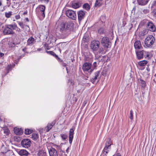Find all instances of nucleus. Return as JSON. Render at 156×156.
<instances>
[{
	"label": "nucleus",
	"instance_id": "f257e3e1",
	"mask_svg": "<svg viewBox=\"0 0 156 156\" xmlns=\"http://www.w3.org/2000/svg\"><path fill=\"white\" fill-rule=\"evenodd\" d=\"M74 25V23L71 21L62 22L58 26L56 29L62 34L67 36L70 33V28L73 27Z\"/></svg>",
	"mask_w": 156,
	"mask_h": 156
},
{
	"label": "nucleus",
	"instance_id": "f03ea898",
	"mask_svg": "<svg viewBox=\"0 0 156 156\" xmlns=\"http://www.w3.org/2000/svg\"><path fill=\"white\" fill-rule=\"evenodd\" d=\"M13 24H7L5 25L3 30V33L4 35H13L14 34L13 29H14Z\"/></svg>",
	"mask_w": 156,
	"mask_h": 156
},
{
	"label": "nucleus",
	"instance_id": "7ed1b4c3",
	"mask_svg": "<svg viewBox=\"0 0 156 156\" xmlns=\"http://www.w3.org/2000/svg\"><path fill=\"white\" fill-rule=\"evenodd\" d=\"M155 40V38L153 35H149L145 39V44L147 47H149L154 44Z\"/></svg>",
	"mask_w": 156,
	"mask_h": 156
},
{
	"label": "nucleus",
	"instance_id": "20e7f679",
	"mask_svg": "<svg viewBox=\"0 0 156 156\" xmlns=\"http://www.w3.org/2000/svg\"><path fill=\"white\" fill-rule=\"evenodd\" d=\"M45 9V6L43 5H40L36 9V13L38 16H41L43 18L45 17L44 11Z\"/></svg>",
	"mask_w": 156,
	"mask_h": 156
},
{
	"label": "nucleus",
	"instance_id": "39448f33",
	"mask_svg": "<svg viewBox=\"0 0 156 156\" xmlns=\"http://www.w3.org/2000/svg\"><path fill=\"white\" fill-rule=\"evenodd\" d=\"M91 64L89 62H85L83 65L82 69L84 72H88L91 73L93 70L94 68L91 69Z\"/></svg>",
	"mask_w": 156,
	"mask_h": 156
},
{
	"label": "nucleus",
	"instance_id": "423d86ee",
	"mask_svg": "<svg viewBox=\"0 0 156 156\" xmlns=\"http://www.w3.org/2000/svg\"><path fill=\"white\" fill-rule=\"evenodd\" d=\"M101 43L105 47L110 48L111 46L109 38L107 37H103L101 41Z\"/></svg>",
	"mask_w": 156,
	"mask_h": 156
},
{
	"label": "nucleus",
	"instance_id": "0eeeda50",
	"mask_svg": "<svg viewBox=\"0 0 156 156\" xmlns=\"http://www.w3.org/2000/svg\"><path fill=\"white\" fill-rule=\"evenodd\" d=\"M66 16L69 18L73 20H75L76 18V15L75 12L73 10L68 9L66 12Z\"/></svg>",
	"mask_w": 156,
	"mask_h": 156
},
{
	"label": "nucleus",
	"instance_id": "6e6552de",
	"mask_svg": "<svg viewBox=\"0 0 156 156\" xmlns=\"http://www.w3.org/2000/svg\"><path fill=\"white\" fill-rule=\"evenodd\" d=\"M100 45V42L98 41H93L90 44V48L93 51H96L98 49Z\"/></svg>",
	"mask_w": 156,
	"mask_h": 156
},
{
	"label": "nucleus",
	"instance_id": "1a4fd4ad",
	"mask_svg": "<svg viewBox=\"0 0 156 156\" xmlns=\"http://www.w3.org/2000/svg\"><path fill=\"white\" fill-rule=\"evenodd\" d=\"M112 144V142L110 138H108L105 144V147L103 151L107 152L109 153V150L111 149V146Z\"/></svg>",
	"mask_w": 156,
	"mask_h": 156
},
{
	"label": "nucleus",
	"instance_id": "9d476101",
	"mask_svg": "<svg viewBox=\"0 0 156 156\" xmlns=\"http://www.w3.org/2000/svg\"><path fill=\"white\" fill-rule=\"evenodd\" d=\"M146 27L148 30L154 32L156 30V27L155 25L151 21L148 22L147 23Z\"/></svg>",
	"mask_w": 156,
	"mask_h": 156
},
{
	"label": "nucleus",
	"instance_id": "9b49d317",
	"mask_svg": "<svg viewBox=\"0 0 156 156\" xmlns=\"http://www.w3.org/2000/svg\"><path fill=\"white\" fill-rule=\"evenodd\" d=\"M31 141L28 139H24L21 142L22 147L25 148H28L30 146Z\"/></svg>",
	"mask_w": 156,
	"mask_h": 156
},
{
	"label": "nucleus",
	"instance_id": "f8f14e48",
	"mask_svg": "<svg viewBox=\"0 0 156 156\" xmlns=\"http://www.w3.org/2000/svg\"><path fill=\"white\" fill-rule=\"evenodd\" d=\"M137 58L139 59H141L143 58L144 55V50H137L135 51Z\"/></svg>",
	"mask_w": 156,
	"mask_h": 156
},
{
	"label": "nucleus",
	"instance_id": "ddd939ff",
	"mask_svg": "<svg viewBox=\"0 0 156 156\" xmlns=\"http://www.w3.org/2000/svg\"><path fill=\"white\" fill-rule=\"evenodd\" d=\"M134 47L135 50V51L139 50L143 48L141 45V42L140 41H136L134 43Z\"/></svg>",
	"mask_w": 156,
	"mask_h": 156
},
{
	"label": "nucleus",
	"instance_id": "4468645a",
	"mask_svg": "<svg viewBox=\"0 0 156 156\" xmlns=\"http://www.w3.org/2000/svg\"><path fill=\"white\" fill-rule=\"evenodd\" d=\"M77 14L78 20L79 21H81L84 18L85 16V12L82 10L79 11L77 12Z\"/></svg>",
	"mask_w": 156,
	"mask_h": 156
},
{
	"label": "nucleus",
	"instance_id": "2eb2a0df",
	"mask_svg": "<svg viewBox=\"0 0 156 156\" xmlns=\"http://www.w3.org/2000/svg\"><path fill=\"white\" fill-rule=\"evenodd\" d=\"M71 5L72 8L76 9L81 6V3L79 2L73 1L71 2Z\"/></svg>",
	"mask_w": 156,
	"mask_h": 156
},
{
	"label": "nucleus",
	"instance_id": "dca6fc26",
	"mask_svg": "<svg viewBox=\"0 0 156 156\" xmlns=\"http://www.w3.org/2000/svg\"><path fill=\"white\" fill-rule=\"evenodd\" d=\"M50 156H58V154L57 151L54 148L51 147L48 150Z\"/></svg>",
	"mask_w": 156,
	"mask_h": 156
},
{
	"label": "nucleus",
	"instance_id": "f3484780",
	"mask_svg": "<svg viewBox=\"0 0 156 156\" xmlns=\"http://www.w3.org/2000/svg\"><path fill=\"white\" fill-rule=\"evenodd\" d=\"M74 129L71 128L70 129L69 134V141L70 144L72 143L73 139V137Z\"/></svg>",
	"mask_w": 156,
	"mask_h": 156
},
{
	"label": "nucleus",
	"instance_id": "a211bd4d",
	"mask_svg": "<svg viewBox=\"0 0 156 156\" xmlns=\"http://www.w3.org/2000/svg\"><path fill=\"white\" fill-rule=\"evenodd\" d=\"M17 152L20 156H27L29 154L26 150L23 149L18 151Z\"/></svg>",
	"mask_w": 156,
	"mask_h": 156
},
{
	"label": "nucleus",
	"instance_id": "6ab92c4d",
	"mask_svg": "<svg viewBox=\"0 0 156 156\" xmlns=\"http://www.w3.org/2000/svg\"><path fill=\"white\" fill-rule=\"evenodd\" d=\"M55 122H52L51 123H48L46 127L45 128V130L46 132H48L51 129L52 127L55 124Z\"/></svg>",
	"mask_w": 156,
	"mask_h": 156
},
{
	"label": "nucleus",
	"instance_id": "aec40b11",
	"mask_svg": "<svg viewBox=\"0 0 156 156\" xmlns=\"http://www.w3.org/2000/svg\"><path fill=\"white\" fill-rule=\"evenodd\" d=\"M14 133L16 134L20 135L22 134L23 132V130L21 128H18L16 127L14 129Z\"/></svg>",
	"mask_w": 156,
	"mask_h": 156
},
{
	"label": "nucleus",
	"instance_id": "412c9836",
	"mask_svg": "<svg viewBox=\"0 0 156 156\" xmlns=\"http://www.w3.org/2000/svg\"><path fill=\"white\" fill-rule=\"evenodd\" d=\"M149 0H137V2L139 5H145L148 2Z\"/></svg>",
	"mask_w": 156,
	"mask_h": 156
},
{
	"label": "nucleus",
	"instance_id": "4be33fe9",
	"mask_svg": "<svg viewBox=\"0 0 156 156\" xmlns=\"http://www.w3.org/2000/svg\"><path fill=\"white\" fill-rule=\"evenodd\" d=\"M35 42V39L32 37L29 38L27 41V44L28 45L31 46Z\"/></svg>",
	"mask_w": 156,
	"mask_h": 156
},
{
	"label": "nucleus",
	"instance_id": "5701e85b",
	"mask_svg": "<svg viewBox=\"0 0 156 156\" xmlns=\"http://www.w3.org/2000/svg\"><path fill=\"white\" fill-rule=\"evenodd\" d=\"M152 56V55L148 51H144V57L147 59H149L151 58Z\"/></svg>",
	"mask_w": 156,
	"mask_h": 156
},
{
	"label": "nucleus",
	"instance_id": "b1692460",
	"mask_svg": "<svg viewBox=\"0 0 156 156\" xmlns=\"http://www.w3.org/2000/svg\"><path fill=\"white\" fill-rule=\"evenodd\" d=\"M46 151L43 150L39 151L38 153V156H46Z\"/></svg>",
	"mask_w": 156,
	"mask_h": 156
},
{
	"label": "nucleus",
	"instance_id": "393cba45",
	"mask_svg": "<svg viewBox=\"0 0 156 156\" xmlns=\"http://www.w3.org/2000/svg\"><path fill=\"white\" fill-rule=\"evenodd\" d=\"M102 4V0H96L94 5L95 7H99Z\"/></svg>",
	"mask_w": 156,
	"mask_h": 156
},
{
	"label": "nucleus",
	"instance_id": "a878e982",
	"mask_svg": "<svg viewBox=\"0 0 156 156\" xmlns=\"http://www.w3.org/2000/svg\"><path fill=\"white\" fill-rule=\"evenodd\" d=\"M147 62L146 60H143L140 61L138 63V65L140 66H145L147 63Z\"/></svg>",
	"mask_w": 156,
	"mask_h": 156
},
{
	"label": "nucleus",
	"instance_id": "bb28decb",
	"mask_svg": "<svg viewBox=\"0 0 156 156\" xmlns=\"http://www.w3.org/2000/svg\"><path fill=\"white\" fill-rule=\"evenodd\" d=\"M13 26L14 28V29H13V30H16L17 33H18L19 34H20L21 32V30L20 28H19L17 26V25L15 23L13 24Z\"/></svg>",
	"mask_w": 156,
	"mask_h": 156
},
{
	"label": "nucleus",
	"instance_id": "cd10ccee",
	"mask_svg": "<svg viewBox=\"0 0 156 156\" xmlns=\"http://www.w3.org/2000/svg\"><path fill=\"white\" fill-rule=\"evenodd\" d=\"M83 8L87 11H88L90 9V6L87 3H86L83 5Z\"/></svg>",
	"mask_w": 156,
	"mask_h": 156
},
{
	"label": "nucleus",
	"instance_id": "c85d7f7f",
	"mask_svg": "<svg viewBox=\"0 0 156 156\" xmlns=\"http://www.w3.org/2000/svg\"><path fill=\"white\" fill-rule=\"evenodd\" d=\"M3 130L4 133L6 135H9V130L7 127H4L3 128Z\"/></svg>",
	"mask_w": 156,
	"mask_h": 156
},
{
	"label": "nucleus",
	"instance_id": "c756f323",
	"mask_svg": "<svg viewBox=\"0 0 156 156\" xmlns=\"http://www.w3.org/2000/svg\"><path fill=\"white\" fill-rule=\"evenodd\" d=\"M46 52L48 54L52 55L56 58H58V56L52 51H47Z\"/></svg>",
	"mask_w": 156,
	"mask_h": 156
},
{
	"label": "nucleus",
	"instance_id": "7c9ffc66",
	"mask_svg": "<svg viewBox=\"0 0 156 156\" xmlns=\"http://www.w3.org/2000/svg\"><path fill=\"white\" fill-rule=\"evenodd\" d=\"M38 137V136L37 134L33 133L32 135L31 138L33 140H37Z\"/></svg>",
	"mask_w": 156,
	"mask_h": 156
},
{
	"label": "nucleus",
	"instance_id": "2f4dec72",
	"mask_svg": "<svg viewBox=\"0 0 156 156\" xmlns=\"http://www.w3.org/2000/svg\"><path fill=\"white\" fill-rule=\"evenodd\" d=\"M12 12L11 11H9L8 12H5V16L7 18H9L12 15Z\"/></svg>",
	"mask_w": 156,
	"mask_h": 156
},
{
	"label": "nucleus",
	"instance_id": "473e14b6",
	"mask_svg": "<svg viewBox=\"0 0 156 156\" xmlns=\"http://www.w3.org/2000/svg\"><path fill=\"white\" fill-rule=\"evenodd\" d=\"M60 136L63 140H65L68 138V136L67 135L65 134H60Z\"/></svg>",
	"mask_w": 156,
	"mask_h": 156
},
{
	"label": "nucleus",
	"instance_id": "72a5a7b5",
	"mask_svg": "<svg viewBox=\"0 0 156 156\" xmlns=\"http://www.w3.org/2000/svg\"><path fill=\"white\" fill-rule=\"evenodd\" d=\"M32 133V131L29 129H26L25 130V133L26 135H29Z\"/></svg>",
	"mask_w": 156,
	"mask_h": 156
},
{
	"label": "nucleus",
	"instance_id": "f704fd0d",
	"mask_svg": "<svg viewBox=\"0 0 156 156\" xmlns=\"http://www.w3.org/2000/svg\"><path fill=\"white\" fill-rule=\"evenodd\" d=\"M140 83L142 87L144 88L146 86V82L144 80L140 79Z\"/></svg>",
	"mask_w": 156,
	"mask_h": 156
},
{
	"label": "nucleus",
	"instance_id": "c9c22d12",
	"mask_svg": "<svg viewBox=\"0 0 156 156\" xmlns=\"http://www.w3.org/2000/svg\"><path fill=\"white\" fill-rule=\"evenodd\" d=\"M98 32L100 34H103L105 32V30L103 28H101L98 29Z\"/></svg>",
	"mask_w": 156,
	"mask_h": 156
},
{
	"label": "nucleus",
	"instance_id": "e433bc0d",
	"mask_svg": "<svg viewBox=\"0 0 156 156\" xmlns=\"http://www.w3.org/2000/svg\"><path fill=\"white\" fill-rule=\"evenodd\" d=\"M148 31L149 30L147 29L143 30V31L142 32V35L143 36H144L146 35L148 33Z\"/></svg>",
	"mask_w": 156,
	"mask_h": 156
},
{
	"label": "nucleus",
	"instance_id": "4c0bfd02",
	"mask_svg": "<svg viewBox=\"0 0 156 156\" xmlns=\"http://www.w3.org/2000/svg\"><path fill=\"white\" fill-rule=\"evenodd\" d=\"M129 117L130 119L131 120H132L133 119V111L132 110H131L130 111Z\"/></svg>",
	"mask_w": 156,
	"mask_h": 156
},
{
	"label": "nucleus",
	"instance_id": "58836bf2",
	"mask_svg": "<svg viewBox=\"0 0 156 156\" xmlns=\"http://www.w3.org/2000/svg\"><path fill=\"white\" fill-rule=\"evenodd\" d=\"M100 71H98L94 73V77H96V78H98L99 76V75L100 74Z\"/></svg>",
	"mask_w": 156,
	"mask_h": 156
},
{
	"label": "nucleus",
	"instance_id": "ea45409f",
	"mask_svg": "<svg viewBox=\"0 0 156 156\" xmlns=\"http://www.w3.org/2000/svg\"><path fill=\"white\" fill-rule=\"evenodd\" d=\"M102 156H109V153L102 151Z\"/></svg>",
	"mask_w": 156,
	"mask_h": 156
},
{
	"label": "nucleus",
	"instance_id": "a19ab883",
	"mask_svg": "<svg viewBox=\"0 0 156 156\" xmlns=\"http://www.w3.org/2000/svg\"><path fill=\"white\" fill-rule=\"evenodd\" d=\"M104 51V49L102 48H100L99 50L97 52L99 54H102L103 51Z\"/></svg>",
	"mask_w": 156,
	"mask_h": 156
},
{
	"label": "nucleus",
	"instance_id": "79ce46f5",
	"mask_svg": "<svg viewBox=\"0 0 156 156\" xmlns=\"http://www.w3.org/2000/svg\"><path fill=\"white\" fill-rule=\"evenodd\" d=\"M19 25L22 28H23L24 27V25L23 22H18Z\"/></svg>",
	"mask_w": 156,
	"mask_h": 156
},
{
	"label": "nucleus",
	"instance_id": "37998d69",
	"mask_svg": "<svg viewBox=\"0 0 156 156\" xmlns=\"http://www.w3.org/2000/svg\"><path fill=\"white\" fill-rule=\"evenodd\" d=\"M97 79L98 78H96V77H94V78H92L91 79V81L92 83H94Z\"/></svg>",
	"mask_w": 156,
	"mask_h": 156
},
{
	"label": "nucleus",
	"instance_id": "c03bdc74",
	"mask_svg": "<svg viewBox=\"0 0 156 156\" xmlns=\"http://www.w3.org/2000/svg\"><path fill=\"white\" fill-rule=\"evenodd\" d=\"M7 69L8 71V73L9 71L12 70V66L11 65H8L7 67Z\"/></svg>",
	"mask_w": 156,
	"mask_h": 156
},
{
	"label": "nucleus",
	"instance_id": "a18cd8bd",
	"mask_svg": "<svg viewBox=\"0 0 156 156\" xmlns=\"http://www.w3.org/2000/svg\"><path fill=\"white\" fill-rule=\"evenodd\" d=\"M13 3L14 5H13L12 4V6L13 8H15L17 6V2H13Z\"/></svg>",
	"mask_w": 156,
	"mask_h": 156
},
{
	"label": "nucleus",
	"instance_id": "49530a36",
	"mask_svg": "<svg viewBox=\"0 0 156 156\" xmlns=\"http://www.w3.org/2000/svg\"><path fill=\"white\" fill-rule=\"evenodd\" d=\"M143 12L144 14H147L149 12V11L147 9H144L143 11Z\"/></svg>",
	"mask_w": 156,
	"mask_h": 156
},
{
	"label": "nucleus",
	"instance_id": "de8ad7c7",
	"mask_svg": "<svg viewBox=\"0 0 156 156\" xmlns=\"http://www.w3.org/2000/svg\"><path fill=\"white\" fill-rule=\"evenodd\" d=\"M153 13L154 17L156 19V9L154 10Z\"/></svg>",
	"mask_w": 156,
	"mask_h": 156
},
{
	"label": "nucleus",
	"instance_id": "09e8293b",
	"mask_svg": "<svg viewBox=\"0 0 156 156\" xmlns=\"http://www.w3.org/2000/svg\"><path fill=\"white\" fill-rule=\"evenodd\" d=\"M56 149L58 151L59 150H61V147L60 146H56Z\"/></svg>",
	"mask_w": 156,
	"mask_h": 156
},
{
	"label": "nucleus",
	"instance_id": "8fccbe9b",
	"mask_svg": "<svg viewBox=\"0 0 156 156\" xmlns=\"http://www.w3.org/2000/svg\"><path fill=\"white\" fill-rule=\"evenodd\" d=\"M93 66H94V68L96 67L97 66V62H94L93 64Z\"/></svg>",
	"mask_w": 156,
	"mask_h": 156
},
{
	"label": "nucleus",
	"instance_id": "3c124183",
	"mask_svg": "<svg viewBox=\"0 0 156 156\" xmlns=\"http://www.w3.org/2000/svg\"><path fill=\"white\" fill-rule=\"evenodd\" d=\"M56 58L59 62H62V60L60 59L59 58L58 56V58Z\"/></svg>",
	"mask_w": 156,
	"mask_h": 156
},
{
	"label": "nucleus",
	"instance_id": "603ef678",
	"mask_svg": "<svg viewBox=\"0 0 156 156\" xmlns=\"http://www.w3.org/2000/svg\"><path fill=\"white\" fill-rule=\"evenodd\" d=\"M20 16L19 15H16L15 16V18L17 20L19 19H20Z\"/></svg>",
	"mask_w": 156,
	"mask_h": 156
},
{
	"label": "nucleus",
	"instance_id": "864d4df0",
	"mask_svg": "<svg viewBox=\"0 0 156 156\" xmlns=\"http://www.w3.org/2000/svg\"><path fill=\"white\" fill-rule=\"evenodd\" d=\"M41 2H46L47 3H48L49 2V0H40Z\"/></svg>",
	"mask_w": 156,
	"mask_h": 156
},
{
	"label": "nucleus",
	"instance_id": "5fc2aeb1",
	"mask_svg": "<svg viewBox=\"0 0 156 156\" xmlns=\"http://www.w3.org/2000/svg\"><path fill=\"white\" fill-rule=\"evenodd\" d=\"M87 103V101H84L83 103V105H83V106H85V105Z\"/></svg>",
	"mask_w": 156,
	"mask_h": 156
},
{
	"label": "nucleus",
	"instance_id": "6e6d98bb",
	"mask_svg": "<svg viewBox=\"0 0 156 156\" xmlns=\"http://www.w3.org/2000/svg\"><path fill=\"white\" fill-rule=\"evenodd\" d=\"M0 26H2V27L3 28L4 27L3 26V23H0Z\"/></svg>",
	"mask_w": 156,
	"mask_h": 156
},
{
	"label": "nucleus",
	"instance_id": "4d7b16f0",
	"mask_svg": "<svg viewBox=\"0 0 156 156\" xmlns=\"http://www.w3.org/2000/svg\"><path fill=\"white\" fill-rule=\"evenodd\" d=\"M62 66H66V64L65 63H63L62 64Z\"/></svg>",
	"mask_w": 156,
	"mask_h": 156
},
{
	"label": "nucleus",
	"instance_id": "13d9d810",
	"mask_svg": "<svg viewBox=\"0 0 156 156\" xmlns=\"http://www.w3.org/2000/svg\"><path fill=\"white\" fill-rule=\"evenodd\" d=\"M2 5V0H0V6Z\"/></svg>",
	"mask_w": 156,
	"mask_h": 156
},
{
	"label": "nucleus",
	"instance_id": "bf43d9fd",
	"mask_svg": "<svg viewBox=\"0 0 156 156\" xmlns=\"http://www.w3.org/2000/svg\"><path fill=\"white\" fill-rule=\"evenodd\" d=\"M25 20L27 22H29V20L28 18H26Z\"/></svg>",
	"mask_w": 156,
	"mask_h": 156
},
{
	"label": "nucleus",
	"instance_id": "052dcab7",
	"mask_svg": "<svg viewBox=\"0 0 156 156\" xmlns=\"http://www.w3.org/2000/svg\"><path fill=\"white\" fill-rule=\"evenodd\" d=\"M41 50V48H38L37 49V50L39 51H40Z\"/></svg>",
	"mask_w": 156,
	"mask_h": 156
},
{
	"label": "nucleus",
	"instance_id": "680f3d73",
	"mask_svg": "<svg viewBox=\"0 0 156 156\" xmlns=\"http://www.w3.org/2000/svg\"><path fill=\"white\" fill-rule=\"evenodd\" d=\"M154 5L156 7V1L154 3Z\"/></svg>",
	"mask_w": 156,
	"mask_h": 156
},
{
	"label": "nucleus",
	"instance_id": "e2e57ef3",
	"mask_svg": "<svg viewBox=\"0 0 156 156\" xmlns=\"http://www.w3.org/2000/svg\"><path fill=\"white\" fill-rule=\"evenodd\" d=\"M27 12H24V13H23V15H25L27 14Z\"/></svg>",
	"mask_w": 156,
	"mask_h": 156
},
{
	"label": "nucleus",
	"instance_id": "0e129e2a",
	"mask_svg": "<svg viewBox=\"0 0 156 156\" xmlns=\"http://www.w3.org/2000/svg\"><path fill=\"white\" fill-rule=\"evenodd\" d=\"M2 122H3L2 120L0 119V123Z\"/></svg>",
	"mask_w": 156,
	"mask_h": 156
},
{
	"label": "nucleus",
	"instance_id": "69168bd1",
	"mask_svg": "<svg viewBox=\"0 0 156 156\" xmlns=\"http://www.w3.org/2000/svg\"><path fill=\"white\" fill-rule=\"evenodd\" d=\"M69 147H68V148H67V150H66V152H67V153H68V150H69Z\"/></svg>",
	"mask_w": 156,
	"mask_h": 156
},
{
	"label": "nucleus",
	"instance_id": "338daca9",
	"mask_svg": "<svg viewBox=\"0 0 156 156\" xmlns=\"http://www.w3.org/2000/svg\"><path fill=\"white\" fill-rule=\"evenodd\" d=\"M7 1H9V0H6Z\"/></svg>",
	"mask_w": 156,
	"mask_h": 156
},
{
	"label": "nucleus",
	"instance_id": "774afa93",
	"mask_svg": "<svg viewBox=\"0 0 156 156\" xmlns=\"http://www.w3.org/2000/svg\"><path fill=\"white\" fill-rule=\"evenodd\" d=\"M155 76H156V74H155V75H154Z\"/></svg>",
	"mask_w": 156,
	"mask_h": 156
}]
</instances>
